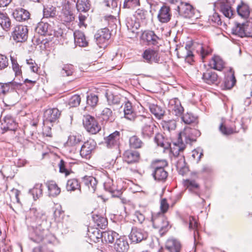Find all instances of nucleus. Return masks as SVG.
<instances>
[{
    "label": "nucleus",
    "mask_w": 252,
    "mask_h": 252,
    "mask_svg": "<svg viewBox=\"0 0 252 252\" xmlns=\"http://www.w3.org/2000/svg\"><path fill=\"white\" fill-rule=\"evenodd\" d=\"M177 8L179 14L186 18H191L194 15L193 7L187 2H181Z\"/></svg>",
    "instance_id": "nucleus-14"
},
{
    "label": "nucleus",
    "mask_w": 252,
    "mask_h": 252,
    "mask_svg": "<svg viewBox=\"0 0 252 252\" xmlns=\"http://www.w3.org/2000/svg\"><path fill=\"white\" fill-rule=\"evenodd\" d=\"M96 142L93 139H89L85 142L80 150V156L83 158L89 159L91 157L92 152L96 147Z\"/></svg>",
    "instance_id": "nucleus-8"
},
{
    "label": "nucleus",
    "mask_w": 252,
    "mask_h": 252,
    "mask_svg": "<svg viewBox=\"0 0 252 252\" xmlns=\"http://www.w3.org/2000/svg\"><path fill=\"white\" fill-rule=\"evenodd\" d=\"M235 0H223L220 2V10L227 18H230L233 15L231 5Z\"/></svg>",
    "instance_id": "nucleus-20"
},
{
    "label": "nucleus",
    "mask_w": 252,
    "mask_h": 252,
    "mask_svg": "<svg viewBox=\"0 0 252 252\" xmlns=\"http://www.w3.org/2000/svg\"><path fill=\"white\" fill-rule=\"evenodd\" d=\"M30 239L37 243L43 242L46 244L51 243L54 240V236L51 234L46 225L37 224L32 225V232L30 234Z\"/></svg>",
    "instance_id": "nucleus-1"
},
{
    "label": "nucleus",
    "mask_w": 252,
    "mask_h": 252,
    "mask_svg": "<svg viewBox=\"0 0 252 252\" xmlns=\"http://www.w3.org/2000/svg\"><path fill=\"white\" fill-rule=\"evenodd\" d=\"M129 146L131 148L139 149L144 145L142 141L136 135H133L129 138Z\"/></svg>",
    "instance_id": "nucleus-49"
},
{
    "label": "nucleus",
    "mask_w": 252,
    "mask_h": 252,
    "mask_svg": "<svg viewBox=\"0 0 252 252\" xmlns=\"http://www.w3.org/2000/svg\"><path fill=\"white\" fill-rule=\"evenodd\" d=\"M155 142L157 145L162 147L163 149H168L170 147V143L165 139L162 134H156L155 137Z\"/></svg>",
    "instance_id": "nucleus-38"
},
{
    "label": "nucleus",
    "mask_w": 252,
    "mask_h": 252,
    "mask_svg": "<svg viewBox=\"0 0 252 252\" xmlns=\"http://www.w3.org/2000/svg\"><path fill=\"white\" fill-rule=\"evenodd\" d=\"M120 132L115 131L104 139V143L108 148H117L120 144Z\"/></svg>",
    "instance_id": "nucleus-11"
},
{
    "label": "nucleus",
    "mask_w": 252,
    "mask_h": 252,
    "mask_svg": "<svg viewBox=\"0 0 252 252\" xmlns=\"http://www.w3.org/2000/svg\"><path fill=\"white\" fill-rule=\"evenodd\" d=\"M161 125L164 130L168 131L174 130L176 127V123L174 120L163 121Z\"/></svg>",
    "instance_id": "nucleus-55"
},
{
    "label": "nucleus",
    "mask_w": 252,
    "mask_h": 252,
    "mask_svg": "<svg viewBox=\"0 0 252 252\" xmlns=\"http://www.w3.org/2000/svg\"><path fill=\"white\" fill-rule=\"evenodd\" d=\"M180 146L175 145V147L171 149V151L175 157H179L180 159L177 161L176 167L177 169H180L179 173L181 175H184L182 170L184 169L183 167L185 166V159L183 156H180V152H183L185 148V145L181 141Z\"/></svg>",
    "instance_id": "nucleus-7"
},
{
    "label": "nucleus",
    "mask_w": 252,
    "mask_h": 252,
    "mask_svg": "<svg viewBox=\"0 0 252 252\" xmlns=\"http://www.w3.org/2000/svg\"><path fill=\"white\" fill-rule=\"evenodd\" d=\"M19 98V94L16 90H13L3 96V101L7 106H12L16 104Z\"/></svg>",
    "instance_id": "nucleus-27"
},
{
    "label": "nucleus",
    "mask_w": 252,
    "mask_h": 252,
    "mask_svg": "<svg viewBox=\"0 0 252 252\" xmlns=\"http://www.w3.org/2000/svg\"><path fill=\"white\" fill-rule=\"evenodd\" d=\"M200 132L197 129L191 128L189 126H186L184 130L180 133L178 137V142L183 140L188 144H190L192 142L196 141V138L200 135Z\"/></svg>",
    "instance_id": "nucleus-4"
},
{
    "label": "nucleus",
    "mask_w": 252,
    "mask_h": 252,
    "mask_svg": "<svg viewBox=\"0 0 252 252\" xmlns=\"http://www.w3.org/2000/svg\"><path fill=\"white\" fill-rule=\"evenodd\" d=\"M56 8L53 6H47L43 9L44 18H53L56 15Z\"/></svg>",
    "instance_id": "nucleus-56"
},
{
    "label": "nucleus",
    "mask_w": 252,
    "mask_h": 252,
    "mask_svg": "<svg viewBox=\"0 0 252 252\" xmlns=\"http://www.w3.org/2000/svg\"><path fill=\"white\" fill-rule=\"evenodd\" d=\"M181 248L180 242L175 238H170L166 242L165 248L169 252H180Z\"/></svg>",
    "instance_id": "nucleus-21"
},
{
    "label": "nucleus",
    "mask_w": 252,
    "mask_h": 252,
    "mask_svg": "<svg viewBox=\"0 0 252 252\" xmlns=\"http://www.w3.org/2000/svg\"><path fill=\"white\" fill-rule=\"evenodd\" d=\"M83 125L86 130L92 134H95L101 130V126L96 120L89 115L85 116Z\"/></svg>",
    "instance_id": "nucleus-6"
},
{
    "label": "nucleus",
    "mask_w": 252,
    "mask_h": 252,
    "mask_svg": "<svg viewBox=\"0 0 252 252\" xmlns=\"http://www.w3.org/2000/svg\"><path fill=\"white\" fill-rule=\"evenodd\" d=\"M81 102V97L79 95L74 94L72 95L68 100V105L70 107H77Z\"/></svg>",
    "instance_id": "nucleus-60"
},
{
    "label": "nucleus",
    "mask_w": 252,
    "mask_h": 252,
    "mask_svg": "<svg viewBox=\"0 0 252 252\" xmlns=\"http://www.w3.org/2000/svg\"><path fill=\"white\" fill-rule=\"evenodd\" d=\"M143 40L147 42L149 45H157L158 44L159 38L152 31H146L141 35Z\"/></svg>",
    "instance_id": "nucleus-23"
},
{
    "label": "nucleus",
    "mask_w": 252,
    "mask_h": 252,
    "mask_svg": "<svg viewBox=\"0 0 252 252\" xmlns=\"http://www.w3.org/2000/svg\"><path fill=\"white\" fill-rule=\"evenodd\" d=\"M118 0H103L102 2L105 6L111 7L116 12L120 11V8L118 6Z\"/></svg>",
    "instance_id": "nucleus-58"
},
{
    "label": "nucleus",
    "mask_w": 252,
    "mask_h": 252,
    "mask_svg": "<svg viewBox=\"0 0 252 252\" xmlns=\"http://www.w3.org/2000/svg\"><path fill=\"white\" fill-rule=\"evenodd\" d=\"M0 25L4 31L10 30L11 26V20L6 14L0 12Z\"/></svg>",
    "instance_id": "nucleus-42"
},
{
    "label": "nucleus",
    "mask_w": 252,
    "mask_h": 252,
    "mask_svg": "<svg viewBox=\"0 0 252 252\" xmlns=\"http://www.w3.org/2000/svg\"><path fill=\"white\" fill-rule=\"evenodd\" d=\"M66 189L68 191H74L76 190H81V186L77 179L72 178L67 180Z\"/></svg>",
    "instance_id": "nucleus-41"
},
{
    "label": "nucleus",
    "mask_w": 252,
    "mask_h": 252,
    "mask_svg": "<svg viewBox=\"0 0 252 252\" xmlns=\"http://www.w3.org/2000/svg\"><path fill=\"white\" fill-rule=\"evenodd\" d=\"M236 79L234 76V72L232 69H230V74L226 75L224 79L223 87L225 89H231L236 83Z\"/></svg>",
    "instance_id": "nucleus-35"
},
{
    "label": "nucleus",
    "mask_w": 252,
    "mask_h": 252,
    "mask_svg": "<svg viewBox=\"0 0 252 252\" xmlns=\"http://www.w3.org/2000/svg\"><path fill=\"white\" fill-rule=\"evenodd\" d=\"M130 240L135 243H138L148 237V233L142 229L132 227L129 236Z\"/></svg>",
    "instance_id": "nucleus-10"
},
{
    "label": "nucleus",
    "mask_w": 252,
    "mask_h": 252,
    "mask_svg": "<svg viewBox=\"0 0 252 252\" xmlns=\"http://www.w3.org/2000/svg\"><path fill=\"white\" fill-rule=\"evenodd\" d=\"M183 221L186 224L189 223V228L190 229H196L197 227V222L195 220L194 218L193 217L189 216L187 218L186 220H185V219H184Z\"/></svg>",
    "instance_id": "nucleus-63"
},
{
    "label": "nucleus",
    "mask_w": 252,
    "mask_h": 252,
    "mask_svg": "<svg viewBox=\"0 0 252 252\" xmlns=\"http://www.w3.org/2000/svg\"><path fill=\"white\" fill-rule=\"evenodd\" d=\"M220 130L224 135H230L236 132L235 129L231 126H226L221 124L219 127Z\"/></svg>",
    "instance_id": "nucleus-62"
},
{
    "label": "nucleus",
    "mask_w": 252,
    "mask_h": 252,
    "mask_svg": "<svg viewBox=\"0 0 252 252\" xmlns=\"http://www.w3.org/2000/svg\"><path fill=\"white\" fill-rule=\"evenodd\" d=\"M148 107L150 112L158 119H160L164 115V109L160 106L154 103H148Z\"/></svg>",
    "instance_id": "nucleus-34"
},
{
    "label": "nucleus",
    "mask_w": 252,
    "mask_h": 252,
    "mask_svg": "<svg viewBox=\"0 0 252 252\" xmlns=\"http://www.w3.org/2000/svg\"><path fill=\"white\" fill-rule=\"evenodd\" d=\"M168 108L169 111L176 116H182L184 111V108L177 98H174L169 100Z\"/></svg>",
    "instance_id": "nucleus-15"
},
{
    "label": "nucleus",
    "mask_w": 252,
    "mask_h": 252,
    "mask_svg": "<svg viewBox=\"0 0 252 252\" xmlns=\"http://www.w3.org/2000/svg\"><path fill=\"white\" fill-rule=\"evenodd\" d=\"M154 179L157 181H165L168 176L167 172L163 167L157 166L153 173Z\"/></svg>",
    "instance_id": "nucleus-32"
},
{
    "label": "nucleus",
    "mask_w": 252,
    "mask_h": 252,
    "mask_svg": "<svg viewBox=\"0 0 252 252\" xmlns=\"http://www.w3.org/2000/svg\"><path fill=\"white\" fill-rule=\"evenodd\" d=\"M76 6L79 12H86L90 9L91 4L89 0H77Z\"/></svg>",
    "instance_id": "nucleus-48"
},
{
    "label": "nucleus",
    "mask_w": 252,
    "mask_h": 252,
    "mask_svg": "<svg viewBox=\"0 0 252 252\" xmlns=\"http://www.w3.org/2000/svg\"><path fill=\"white\" fill-rule=\"evenodd\" d=\"M60 115V111L57 108H54L46 110L44 116L46 121L53 123L59 119Z\"/></svg>",
    "instance_id": "nucleus-28"
},
{
    "label": "nucleus",
    "mask_w": 252,
    "mask_h": 252,
    "mask_svg": "<svg viewBox=\"0 0 252 252\" xmlns=\"http://www.w3.org/2000/svg\"><path fill=\"white\" fill-rule=\"evenodd\" d=\"M22 84L15 81H11L6 83H0V94L5 96L8 93L19 88Z\"/></svg>",
    "instance_id": "nucleus-18"
},
{
    "label": "nucleus",
    "mask_w": 252,
    "mask_h": 252,
    "mask_svg": "<svg viewBox=\"0 0 252 252\" xmlns=\"http://www.w3.org/2000/svg\"><path fill=\"white\" fill-rule=\"evenodd\" d=\"M124 112L125 117L126 119L130 121H136V118L138 116L136 115L131 103L128 100L125 101Z\"/></svg>",
    "instance_id": "nucleus-24"
},
{
    "label": "nucleus",
    "mask_w": 252,
    "mask_h": 252,
    "mask_svg": "<svg viewBox=\"0 0 252 252\" xmlns=\"http://www.w3.org/2000/svg\"><path fill=\"white\" fill-rule=\"evenodd\" d=\"M82 141L83 137L81 135H70L65 143V146L66 147H76Z\"/></svg>",
    "instance_id": "nucleus-36"
},
{
    "label": "nucleus",
    "mask_w": 252,
    "mask_h": 252,
    "mask_svg": "<svg viewBox=\"0 0 252 252\" xmlns=\"http://www.w3.org/2000/svg\"><path fill=\"white\" fill-rule=\"evenodd\" d=\"M13 16L16 21L23 22L30 18V14L27 10L24 9L18 8L14 11Z\"/></svg>",
    "instance_id": "nucleus-30"
},
{
    "label": "nucleus",
    "mask_w": 252,
    "mask_h": 252,
    "mask_svg": "<svg viewBox=\"0 0 252 252\" xmlns=\"http://www.w3.org/2000/svg\"><path fill=\"white\" fill-rule=\"evenodd\" d=\"M114 248L117 252H126L129 249V244L126 237L119 236L115 241Z\"/></svg>",
    "instance_id": "nucleus-19"
},
{
    "label": "nucleus",
    "mask_w": 252,
    "mask_h": 252,
    "mask_svg": "<svg viewBox=\"0 0 252 252\" xmlns=\"http://www.w3.org/2000/svg\"><path fill=\"white\" fill-rule=\"evenodd\" d=\"M17 124L14 119L9 116H7L4 119L3 129L6 130H14L16 128Z\"/></svg>",
    "instance_id": "nucleus-46"
},
{
    "label": "nucleus",
    "mask_w": 252,
    "mask_h": 252,
    "mask_svg": "<svg viewBox=\"0 0 252 252\" xmlns=\"http://www.w3.org/2000/svg\"><path fill=\"white\" fill-rule=\"evenodd\" d=\"M83 181L91 191L93 192L95 191L96 189L97 181L94 177L86 176L83 178Z\"/></svg>",
    "instance_id": "nucleus-39"
},
{
    "label": "nucleus",
    "mask_w": 252,
    "mask_h": 252,
    "mask_svg": "<svg viewBox=\"0 0 252 252\" xmlns=\"http://www.w3.org/2000/svg\"><path fill=\"white\" fill-rule=\"evenodd\" d=\"M101 118L103 121L112 122L113 120V112L111 109L105 108L101 113Z\"/></svg>",
    "instance_id": "nucleus-57"
},
{
    "label": "nucleus",
    "mask_w": 252,
    "mask_h": 252,
    "mask_svg": "<svg viewBox=\"0 0 252 252\" xmlns=\"http://www.w3.org/2000/svg\"><path fill=\"white\" fill-rule=\"evenodd\" d=\"M74 41L77 45L80 47H85L88 45V41L83 32L76 31L74 32Z\"/></svg>",
    "instance_id": "nucleus-33"
},
{
    "label": "nucleus",
    "mask_w": 252,
    "mask_h": 252,
    "mask_svg": "<svg viewBox=\"0 0 252 252\" xmlns=\"http://www.w3.org/2000/svg\"><path fill=\"white\" fill-rule=\"evenodd\" d=\"M171 16V14L169 7L163 6L159 10L158 18L161 23H165L170 21Z\"/></svg>",
    "instance_id": "nucleus-26"
},
{
    "label": "nucleus",
    "mask_w": 252,
    "mask_h": 252,
    "mask_svg": "<svg viewBox=\"0 0 252 252\" xmlns=\"http://www.w3.org/2000/svg\"><path fill=\"white\" fill-rule=\"evenodd\" d=\"M152 221L154 228L159 229L161 235L168 230L169 222L164 215L158 212L152 214Z\"/></svg>",
    "instance_id": "nucleus-3"
},
{
    "label": "nucleus",
    "mask_w": 252,
    "mask_h": 252,
    "mask_svg": "<svg viewBox=\"0 0 252 252\" xmlns=\"http://www.w3.org/2000/svg\"><path fill=\"white\" fill-rule=\"evenodd\" d=\"M142 57L147 63H158L160 61V56L158 52L152 49L146 50L142 54Z\"/></svg>",
    "instance_id": "nucleus-17"
},
{
    "label": "nucleus",
    "mask_w": 252,
    "mask_h": 252,
    "mask_svg": "<svg viewBox=\"0 0 252 252\" xmlns=\"http://www.w3.org/2000/svg\"><path fill=\"white\" fill-rule=\"evenodd\" d=\"M139 0H125L123 5L124 8L133 9L139 5Z\"/></svg>",
    "instance_id": "nucleus-61"
},
{
    "label": "nucleus",
    "mask_w": 252,
    "mask_h": 252,
    "mask_svg": "<svg viewBox=\"0 0 252 252\" xmlns=\"http://www.w3.org/2000/svg\"><path fill=\"white\" fill-rule=\"evenodd\" d=\"M148 15L147 11L143 9H138L135 12V17L139 20L146 19Z\"/></svg>",
    "instance_id": "nucleus-64"
},
{
    "label": "nucleus",
    "mask_w": 252,
    "mask_h": 252,
    "mask_svg": "<svg viewBox=\"0 0 252 252\" xmlns=\"http://www.w3.org/2000/svg\"><path fill=\"white\" fill-rule=\"evenodd\" d=\"M140 157V154L138 151L131 150L125 151L123 155L124 160L128 163L138 162Z\"/></svg>",
    "instance_id": "nucleus-22"
},
{
    "label": "nucleus",
    "mask_w": 252,
    "mask_h": 252,
    "mask_svg": "<svg viewBox=\"0 0 252 252\" xmlns=\"http://www.w3.org/2000/svg\"><path fill=\"white\" fill-rule=\"evenodd\" d=\"M110 37V31L106 28L98 30L94 35L96 43L100 47H102L101 44L108 40Z\"/></svg>",
    "instance_id": "nucleus-13"
},
{
    "label": "nucleus",
    "mask_w": 252,
    "mask_h": 252,
    "mask_svg": "<svg viewBox=\"0 0 252 252\" xmlns=\"http://www.w3.org/2000/svg\"><path fill=\"white\" fill-rule=\"evenodd\" d=\"M209 65L214 69L220 71L223 68L224 63L219 56H215L210 62Z\"/></svg>",
    "instance_id": "nucleus-40"
},
{
    "label": "nucleus",
    "mask_w": 252,
    "mask_h": 252,
    "mask_svg": "<svg viewBox=\"0 0 252 252\" xmlns=\"http://www.w3.org/2000/svg\"><path fill=\"white\" fill-rule=\"evenodd\" d=\"M98 101L97 95L94 94H91L87 97V104L92 107L96 106Z\"/></svg>",
    "instance_id": "nucleus-59"
},
{
    "label": "nucleus",
    "mask_w": 252,
    "mask_h": 252,
    "mask_svg": "<svg viewBox=\"0 0 252 252\" xmlns=\"http://www.w3.org/2000/svg\"><path fill=\"white\" fill-rule=\"evenodd\" d=\"M202 79L204 82L209 85L217 84L218 83L217 74L210 70H208L203 73Z\"/></svg>",
    "instance_id": "nucleus-25"
},
{
    "label": "nucleus",
    "mask_w": 252,
    "mask_h": 252,
    "mask_svg": "<svg viewBox=\"0 0 252 252\" xmlns=\"http://www.w3.org/2000/svg\"><path fill=\"white\" fill-rule=\"evenodd\" d=\"M184 186L189 191L199 195L200 186L194 180L188 179L184 181Z\"/></svg>",
    "instance_id": "nucleus-29"
},
{
    "label": "nucleus",
    "mask_w": 252,
    "mask_h": 252,
    "mask_svg": "<svg viewBox=\"0 0 252 252\" xmlns=\"http://www.w3.org/2000/svg\"><path fill=\"white\" fill-rule=\"evenodd\" d=\"M43 185L41 184H36L34 187L30 190L29 192L32 194L34 200L42 196L43 192Z\"/></svg>",
    "instance_id": "nucleus-47"
},
{
    "label": "nucleus",
    "mask_w": 252,
    "mask_h": 252,
    "mask_svg": "<svg viewBox=\"0 0 252 252\" xmlns=\"http://www.w3.org/2000/svg\"><path fill=\"white\" fill-rule=\"evenodd\" d=\"M92 219L98 228L104 229L107 225L108 222L106 218L99 215H93Z\"/></svg>",
    "instance_id": "nucleus-44"
},
{
    "label": "nucleus",
    "mask_w": 252,
    "mask_h": 252,
    "mask_svg": "<svg viewBox=\"0 0 252 252\" xmlns=\"http://www.w3.org/2000/svg\"><path fill=\"white\" fill-rule=\"evenodd\" d=\"M119 236V234L114 231H106L103 232L102 239L106 243H112Z\"/></svg>",
    "instance_id": "nucleus-43"
},
{
    "label": "nucleus",
    "mask_w": 252,
    "mask_h": 252,
    "mask_svg": "<svg viewBox=\"0 0 252 252\" xmlns=\"http://www.w3.org/2000/svg\"><path fill=\"white\" fill-rule=\"evenodd\" d=\"M245 23L242 24H238L232 29V32L233 34L238 35L241 37H245Z\"/></svg>",
    "instance_id": "nucleus-54"
},
{
    "label": "nucleus",
    "mask_w": 252,
    "mask_h": 252,
    "mask_svg": "<svg viewBox=\"0 0 252 252\" xmlns=\"http://www.w3.org/2000/svg\"><path fill=\"white\" fill-rule=\"evenodd\" d=\"M136 121L141 122L143 124L141 128V134L143 138L150 139L153 136L157 126L151 119L139 115L136 118Z\"/></svg>",
    "instance_id": "nucleus-2"
},
{
    "label": "nucleus",
    "mask_w": 252,
    "mask_h": 252,
    "mask_svg": "<svg viewBox=\"0 0 252 252\" xmlns=\"http://www.w3.org/2000/svg\"><path fill=\"white\" fill-rule=\"evenodd\" d=\"M74 71L73 65L66 64L63 65L60 70V74L63 77L69 76L72 75Z\"/></svg>",
    "instance_id": "nucleus-52"
},
{
    "label": "nucleus",
    "mask_w": 252,
    "mask_h": 252,
    "mask_svg": "<svg viewBox=\"0 0 252 252\" xmlns=\"http://www.w3.org/2000/svg\"><path fill=\"white\" fill-rule=\"evenodd\" d=\"M238 14L242 17H247L250 14V9L248 5L243 1L241 5H238L237 7Z\"/></svg>",
    "instance_id": "nucleus-50"
},
{
    "label": "nucleus",
    "mask_w": 252,
    "mask_h": 252,
    "mask_svg": "<svg viewBox=\"0 0 252 252\" xmlns=\"http://www.w3.org/2000/svg\"><path fill=\"white\" fill-rule=\"evenodd\" d=\"M196 48V52L199 53L202 60L212 52L211 48L207 46H203L202 44H198Z\"/></svg>",
    "instance_id": "nucleus-53"
},
{
    "label": "nucleus",
    "mask_w": 252,
    "mask_h": 252,
    "mask_svg": "<svg viewBox=\"0 0 252 252\" xmlns=\"http://www.w3.org/2000/svg\"><path fill=\"white\" fill-rule=\"evenodd\" d=\"M62 9V20L64 22L69 23L74 19V15L70 10V2L67 0L64 1Z\"/></svg>",
    "instance_id": "nucleus-16"
},
{
    "label": "nucleus",
    "mask_w": 252,
    "mask_h": 252,
    "mask_svg": "<svg viewBox=\"0 0 252 252\" xmlns=\"http://www.w3.org/2000/svg\"><path fill=\"white\" fill-rule=\"evenodd\" d=\"M51 26L47 22L41 21L38 23L35 28V31L41 35L51 34Z\"/></svg>",
    "instance_id": "nucleus-31"
},
{
    "label": "nucleus",
    "mask_w": 252,
    "mask_h": 252,
    "mask_svg": "<svg viewBox=\"0 0 252 252\" xmlns=\"http://www.w3.org/2000/svg\"><path fill=\"white\" fill-rule=\"evenodd\" d=\"M28 30L27 26L18 25L14 28L12 32L13 39L17 42H23L28 38Z\"/></svg>",
    "instance_id": "nucleus-9"
},
{
    "label": "nucleus",
    "mask_w": 252,
    "mask_h": 252,
    "mask_svg": "<svg viewBox=\"0 0 252 252\" xmlns=\"http://www.w3.org/2000/svg\"><path fill=\"white\" fill-rule=\"evenodd\" d=\"M28 220L36 225L41 224L46 225L47 223L46 216L43 211L35 208H31L28 215Z\"/></svg>",
    "instance_id": "nucleus-5"
},
{
    "label": "nucleus",
    "mask_w": 252,
    "mask_h": 252,
    "mask_svg": "<svg viewBox=\"0 0 252 252\" xmlns=\"http://www.w3.org/2000/svg\"><path fill=\"white\" fill-rule=\"evenodd\" d=\"M122 17L125 19L126 25L128 30L131 31L132 32H135L139 28V23L135 21L132 13H123L122 14Z\"/></svg>",
    "instance_id": "nucleus-12"
},
{
    "label": "nucleus",
    "mask_w": 252,
    "mask_h": 252,
    "mask_svg": "<svg viewBox=\"0 0 252 252\" xmlns=\"http://www.w3.org/2000/svg\"><path fill=\"white\" fill-rule=\"evenodd\" d=\"M46 185L50 196H56L60 193L61 189L55 182H48Z\"/></svg>",
    "instance_id": "nucleus-45"
},
{
    "label": "nucleus",
    "mask_w": 252,
    "mask_h": 252,
    "mask_svg": "<svg viewBox=\"0 0 252 252\" xmlns=\"http://www.w3.org/2000/svg\"><path fill=\"white\" fill-rule=\"evenodd\" d=\"M105 96L109 105L120 104L122 98L120 94H115L109 91L105 93Z\"/></svg>",
    "instance_id": "nucleus-37"
},
{
    "label": "nucleus",
    "mask_w": 252,
    "mask_h": 252,
    "mask_svg": "<svg viewBox=\"0 0 252 252\" xmlns=\"http://www.w3.org/2000/svg\"><path fill=\"white\" fill-rule=\"evenodd\" d=\"M10 60L12 64V68L15 72L16 77H20L22 75L21 66L18 64L16 58L14 56H10Z\"/></svg>",
    "instance_id": "nucleus-51"
}]
</instances>
